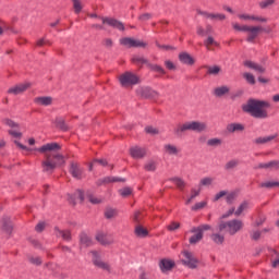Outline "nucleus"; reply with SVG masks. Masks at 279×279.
<instances>
[{
	"mask_svg": "<svg viewBox=\"0 0 279 279\" xmlns=\"http://www.w3.org/2000/svg\"><path fill=\"white\" fill-rule=\"evenodd\" d=\"M135 234L140 239H145V236H147V234H149V231H147V229H145L143 226H137V227H135Z\"/></svg>",
	"mask_w": 279,
	"mask_h": 279,
	"instance_id": "473e14b6",
	"label": "nucleus"
},
{
	"mask_svg": "<svg viewBox=\"0 0 279 279\" xmlns=\"http://www.w3.org/2000/svg\"><path fill=\"white\" fill-rule=\"evenodd\" d=\"M117 215H119V211L114 208L109 207L105 210L106 219H114V217H117Z\"/></svg>",
	"mask_w": 279,
	"mask_h": 279,
	"instance_id": "e433bc0d",
	"label": "nucleus"
},
{
	"mask_svg": "<svg viewBox=\"0 0 279 279\" xmlns=\"http://www.w3.org/2000/svg\"><path fill=\"white\" fill-rule=\"evenodd\" d=\"M198 229L199 232H202L204 234V232L211 230L213 227H210V225H201L198 227H196Z\"/></svg>",
	"mask_w": 279,
	"mask_h": 279,
	"instance_id": "13d9d810",
	"label": "nucleus"
},
{
	"mask_svg": "<svg viewBox=\"0 0 279 279\" xmlns=\"http://www.w3.org/2000/svg\"><path fill=\"white\" fill-rule=\"evenodd\" d=\"M167 228L170 232H175V230H180V222L173 221Z\"/></svg>",
	"mask_w": 279,
	"mask_h": 279,
	"instance_id": "8fccbe9b",
	"label": "nucleus"
},
{
	"mask_svg": "<svg viewBox=\"0 0 279 279\" xmlns=\"http://www.w3.org/2000/svg\"><path fill=\"white\" fill-rule=\"evenodd\" d=\"M244 66H247V69H252L255 71V73L263 74L265 71H267L263 64L254 62V61H245Z\"/></svg>",
	"mask_w": 279,
	"mask_h": 279,
	"instance_id": "f3484780",
	"label": "nucleus"
},
{
	"mask_svg": "<svg viewBox=\"0 0 279 279\" xmlns=\"http://www.w3.org/2000/svg\"><path fill=\"white\" fill-rule=\"evenodd\" d=\"M215 179L207 177L203 178L199 182V186H211Z\"/></svg>",
	"mask_w": 279,
	"mask_h": 279,
	"instance_id": "79ce46f5",
	"label": "nucleus"
},
{
	"mask_svg": "<svg viewBox=\"0 0 279 279\" xmlns=\"http://www.w3.org/2000/svg\"><path fill=\"white\" fill-rule=\"evenodd\" d=\"M191 232L193 234L190 238L191 245H195V244L199 243V241H202L204 239V233L202 231H199L196 227L192 228Z\"/></svg>",
	"mask_w": 279,
	"mask_h": 279,
	"instance_id": "dca6fc26",
	"label": "nucleus"
},
{
	"mask_svg": "<svg viewBox=\"0 0 279 279\" xmlns=\"http://www.w3.org/2000/svg\"><path fill=\"white\" fill-rule=\"evenodd\" d=\"M61 147L58 143H48L37 148V151L45 154V159L41 161L44 173H53L60 165H64V156L59 154Z\"/></svg>",
	"mask_w": 279,
	"mask_h": 279,
	"instance_id": "f257e3e1",
	"label": "nucleus"
},
{
	"mask_svg": "<svg viewBox=\"0 0 279 279\" xmlns=\"http://www.w3.org/2000/svg\"><path fill=\"white\" fill-rule=\"evenodd\" d=\"M102 25H108L113 29H118L119 32H124L125 26L122 24L121 21L112 19V17H100Z\"/></svg>",
	"mask_w": 279,
	"mask_h": 279,
	"instance_id": "0eeeda50",
	"label": "nucleus"
},
{
	"mask_svg": "<svg viewBox=\"0 0 279 279\" xmlns=\"http://www.w3.org/2000/svg\"><path fill=\"white\" fill-rule=\"evenodd\" d=\"M228 195V192L226 191H220L218 192L215 197H214V202H219V199H221V197H226Z\"/></svg>",
	"mask_w": 279,
	"mask_h": 279,
	"instance_id": "4d7b16f0",
	"label": "nucleus"
},
{
	"mask_svg": "<svg viewBox=\"0 0 279 279\" xmlns=\"http://www.w3.org/2000/svg\"><path fill=\"white\" fill-rule=\"evenodd\" d=\"M171 181L178 186V189H184V186H186V183L181 178H174L171 179Z\"/></svg>",
	"mask_w": 279,
	"mask_h": 279,
	"instance_id": "a18cd8bd",
	"label": "nucleus"
},
{
	"mask_svg": "<svg viewBox=\"0 0 279 279\" xmlns=\"http://www.w3.org/2000/svg\"><path fill=\"white\" fill-rule=\"evenodd\" d=\"M243 77L246 80L247 84H251L252 86L256 84V77H254V74L246 72L243 74Z\"/></svg>",
	"mask_w": 279,
	"mask_h": 279,
	"instance_id": "58836bf2",
	"label": "nucleus"
},
{
	"mask_svg": "<svg viewBox=\"0 0 279 279\" xmlns=\"http://www.w3.org/2000/svg\"><path fill=\"white\" fill-rule=\"evenodd\" d=\"M56 234H57V236H61V239L63 241H69L71 239V231H69V230L62 231V230L56 228Z\"/></svg>",
	"mask_w": 279,
	"mask_h": 279,
	"instance_id": "72a5a7b5",
	"label": "nucleus"
},
{
	"mask_svg": "<svg viewBox=\"0 0 279 279\" xmlns=\"http://www.w3.org/2000/svg\"><path fill=\"white\" fill-rule=\"evenodd\" d=\"M239 167V159H231L225 165L226 171H232Z\"/></svg>",
	"mask_w": 279,
	"mask_h": 279,
	"instance_id": "c9c22d12",
	"label": "nucleus"
},
{
	"mask_svg": "<svg viewBox=\"0 0 279 279\" xmlns=\"http://www.w3.org/2000/svg\"><path fill=\"white\" fill-rule=\"evenodd\" d=\"M210 21H226V15L221 13H211L209 15Z\"/></svg>",
	"mask_w": 279,
	"mask_h": 279,
	"instance_id": "37998d69",
	"label": "nucleus"
},
{
	"mask_svg": "<svg viewBox=\"0 0 279 279\" xmlns=\"http://www.w3.org/2000/svg\"><path fill=\"white\" fill-rule=\"evenodd\" d=\"M247 32V43H254V40H256V38H258V34H260V32H263V27L262 26H246V31Z\"/></svg>",
	"mask_w": 279,
	"mask_h": 279,
	"instance_id": "ddd939ff",
	"label": "nucleus"
},
{
	"mask_svg": "<svg viewBox=\"0 0 279 279\" xmlns=\"http://www.w3.org/2000/svg\"><path fill=\"white\" fill-rule=\"evenodd\" d=\"M151 70L156 71L157 73H160L161 75H165L167 73L165 69H162V66L160 65H151Z\"/></svg>",
	"mask_w": 279,
	"mask_h": 279,
	"instance_id": "680f3d73",
	"label": "nucleus"
},
{
	"mask_svg": "<svg viewBox=\"0 0 279 279\" xmlns=\"http://www.w3.org/2000/svg\"><path fill=\"white\" fill-rule=\"evenodd\" d=\"M278 138V134L260 136L254 140L255 145H267L271 143V141H276Z\"/></svg>",
	"mask_w": 279,
	"mask_h": 279,
	"instance_id": "a211bd4d",
	"label": "nucleus"
},
{
	"mask_svg": "<svg viewBox=\"0 0 279 279\" xmlns=\"http://www.w3.org/2000/svg\"><path fill=\"white\" fill-rule=\"evenodd\" d=\"M269 5H274V0H264L259 2V8L265 10V8H269Z\"/></svg>",
	"mask_w": 279,
	"mask_h": 279,
	"instance_id": "6e6d98bb",
	"label": "nucleus"
},
{
	"mask_svg": "<svg viewBox=\"0 0 279 279\" xmlns=\"http://www.w3.org/2000/svg\"><path fill=\"white\" fill-rule=\"evenodd\" d=\"M243 222L240 219H232L229 220L227 222H221L219 225V230L220 232H222V230H226V232H228V234H230L231 236H234V234H236V232H241V230H243Z\"/></svg>",
	"mask_w": 279,
	"mask_h": 279,
	"instance_id": "20e7f679",
	"label": "nucleus"
},
{
	"mask_svg": "<svg viewBox=\"0 0 279 279\" xmlns=\"http://www.w3.org/2000/svg\"><path fill=\"white\" fill-rule=\"evenodd\" d=\"M149 19H151V14L149 13H144L140 15V21H149Z\"/></svg>",
	"mask_w": 279,
	"mask_h": 279,
	"instance_id": "774afa93",
	"label": "nucleus"
},
{
	"mask_svg": "<svg viewBox=\"0 0 279 279\" xmlns=\"http://www.w3.org/2000/svg\"><path fill=\"white\" fill-rule=\"evenodd\" d=\"M29 263L33 265H43V259L40 257H29Z\"/></svg>",
	"mask_w": 279,
	"mask_h": 279,
	"instance_id": "e2e57ef3",
	"label": "nucleus"
},
{
	"mask_svg": "<svg viewBox=\"0 0 279 279\" xmlns=\"http://www.w3.org/2000/svg\"><path fill=\"white\" fill-rule=\"evenodd\" d=\"M145 132L147 134H151L153 136H156V134H159L158 129L154 128V126H146L145 128Z\"/></svg>",
	"mask_w": 279,
	"mask_h": 279,
	"instance_id": "603ef678",
	"label": "nucleus"
},
{
	"mask_svg": "<svg viewBox=\"0 0 279 279\" xmlns=\"http://www.w3.org/2000/svg\"><path fill=\"white\" fill-rule=\"evenodd\" d=\"M179 60L182 64H187V66H193V64H195V59L187 52H181L179 54Z\"/></svg>",
	"mask_w": 279,
	"mask_h": 279,
	"instance_id": "412c9836",
	"label": "nucleus"
},
{
	"mask_svg": "<svg viewBox=\"0 0 279 279\" xmlns=\"http://www.w3.org/2000/svg\"><path fill=\"white\" fill-rule=\"evenodd\" d=\"M207 204H208L207 202L196 203V204L192 207V210H202V208H206Z\"/></svg>",
	"mask_w": 279,
	"mask_h": 279,
	"instance_id": "864d4df0",
	"label": "nucleus"
},
{
	"mask_svg": "<svg viewBox=\"0 0 279 279\" xmlns=\"http://www.w3.org/2000/svg\"><path fill=\"white\" fill-rule=\"evenodd\" d=\"M183 265H186V267H190V269H195L198 265V260L197 258H195V256L193 255V253L185 251L183 252Z\"/></svg>",
	"mask_w": 279,
	"mask_h": 279,
	"instance_id": "6e6552de",
	"label": "nucleus"
},
{
	"mask_svg": "<svg viewBox=\"0 0 279 279\" xmlns=\"http://www.w3.org/2000/svg\"><path fill=\"white\" fill-rule=\"evenodd\" d=\"M207 73L209 75H219L221 73V66H219V65L208 66Z\"/></svg>",
	"mask_w": 279,
	"mask_h": 279,
	"instance_id": "4c0bfd02",
	"label": "nucleus"
},
{
	"mask_svg": "<svg viewBox=\"0 0 279 279\" xmlns=\"http://www.w3.org/2000/svg\"><path fill=\"white\" fill-rule=\"evenodd\" d=\"M251 239H253V241H258V239H260V231L258 230H253L251 232Z\"/></svg>",
	"mask_w": 279,
	"mask_h": 279,
	"instance_id": "052dcab7",
	"label": "nucleus"
},
{
	"mask_svg": "<svg viewBox=\"0 0 279 279\" xmlns=\"http://www.w3.org/2000/svg\"><path fill=\"white\" fill-rule=\"evenodd\" d=\"M163 149L166 151V154H168L169 156H178V154H180L181 149L178 148V146L173 145V144H166L163 146Z\"/></svg>",
	"mask_w": 279,
	"mask_h": 279,
	"instance_id": "b1692460",
	"label": "nucleus"
},
{
	"mask_svg": "<svg viewBox=\"0 0 279 279\" xmlns=\"http://www.w3.org/2000/svg\"><path fill=\"white\" fill-rule=\"evenodd\" d=\"M5 125H8L9 128H19V124H16L14 121L12 120H4Z\"/></svg>",
	"mask_w": 279,
	"mask_h": 279,
	"instance_id": "338daca9",
	"label": "nucleus"
},
{
	"mask_svg": "<svg viewBox=\"0 0 279 279\" xmlns=\"http://www.w3.org/2000/svg\"><path fill=\"white\" fill-rule=\"evenodd\" d=\"M144 169H145V171L154 172V171H156V169H158V162H156V160H154V159H149L144 165Z\"/></svg>",
	"mask_w": 279,
	"mask_h": 279,
	"instance_id": "c756f323",
	"label": "nucleus"
},
{
	"mask_svg": "<svg viewBox=\"0 0 279 279\" xmlns=\"http://www.w3.org/2000/svg\"><path fill=\"white\" fill-rule=\"evenodd\" d=\"M89 255L92 256L93 263L96 267L104 269V271H110V264L101 260L97 251H92Z\"/></svg>",
	"mask_w": 279,
	"mask_h": 279,
	"instance_id": "423d86ee",
	"label": "nucleus"
},
{
	"mask_svg": "<svg viewBox=\"0 0 279 279\" xmlns=\"http://www.w3.org/2000/svg\"><path fill=\"white\" fill-rule=\"evenodd\" d=\"M223 141L219 137L209 138L206 142L207 147H221Z\"/></svg>",
	"mask_w": 279,
	"mask_h": 279,
	"instance_id": "2f4dec72",
	"label": "nucleus"
},
{
	"mask_svg": "<svg viewBox=\"0 0 279 279\" xmlns=\"http://www.w3.org/2000/svg\"><path fill=\"white\" fill-rule=\"evenodd\" d=\"M271 108V104L267 100H260L256 98H250L244 105H242L243 112L250 114L254 119H268L269 112L267 109Z\"/></svg>",
	"mask_w": 279,
	"mask_h": 279,
	"instance_id": "f03ea898",
	"label": "nucleus"
},
{
	"mask_svg": "<svg viewBox=\"0 0 279 279\" xmlns=\"http://www.w3.org/2000/svg\"><path fill=\"white\" fill-rule=\"evenodd\" d=\"M87 198L90 202V204H101V198H98L93 194L87 195Z\"/></svg>",
	"mask_w": 279,
	"mask_h": 279,
	"instance_id": "5fc2aeb1",
	"label": "nucleus"
},
{
	"mask_svg": "<svg viewBox=\"0 0 279 279\" xmlns=\"http://www.w3.org/2000/svg\"><path fill=\"white\" fill-rule=\"evenodd\" d=\"M274 186H279V182L266 181V182L260 183L262 189H274Z\"/></svg>",
	"mask_w": 279,
	"mask_h": 279,
	"instance_id": "ea45409f",
	"label": "nucleus"
},
{
	"mask_svg": "<svg viewBox=\"0 0 279 279\" xmlns=\"http://www.w3.org/2000/svg\"><path fill=\"white\" fill-rule=\"evenodd\" d=\"M120 44H122L124 47H142V48L147 47V44H145V41L130 38V37L121 38Z\"/></svg>",
	"mask_w": 279,
	"mask_h": 279,
	"instance_id": "9b49d317",
	"label": "nucleus"
},
{
	"mask_svg": "<svg viewBox=\"0 0 279 279\" xmlns=\"http://www.w3.org/2000/svg\"><path fill=\"white\" fill-rule=\"evenodd\" d=\"M136 93L140 97H144V99H156V97H158V92L149 87H138Z\"/></svg>",
	"mask_w": 279,
	"mask_h": 279,
	"instance_id": "1a4fd4ad",
	"label": "nucleus"
},
{
	"mask_svg": "<svg viewBox=\"0 0 279 279\" xmlns=\"http://www.w3.org/2000/svg\"><path fill=\"white\" fill-rule=\"evenodd\" d=\"M239 19H241L242 21H257L259 23H267V19L250 14H240Z\"/></svg>",
	"mask_w": 279,
	"mask_h": 279,
	"instance_id": "393cba45",
	"label": "nucleus"
},
{
	"mask_svg": "<svg viewBox=\"0 0 279 279\" xmlns=\"http://www.w3.org/2000/svg\"><path fill=\"white\" fill-rule=\"evenodd\" d=\"M119 193L122 197H130V195H132V190L130 187H123L119 190Z\"/></svg>",
	"mask_w": 279,
	"mask_h": 279,
	"instance_id": "de8ad7c7",
	"label": "nucleus"
},
{
	"mask_svg": "<svg viewBox=\"0 0 279 279\" xmlns=\"http://www.w3.org/2000/svg\"><path fill=\"white\" fill-rule=\"evenodd\" d=\"M130 154L132 158H135L136 160L143 158L144 156H147V150L140 146H133L130 148Z\"/></svg>",
	"mask_w": 279,
	"mask_h": 279,
	"instance_id": "2eb2a0df",
	"label": "nucleus"
},
{
	"mask_svg": "<svg viewBox=\"0 0 279 279\" xmlns=\"http://www.w3.org/2000/svg\"><path fill=\"white\" fill-rule=\"evenodd\" d=\"M228 93H230V87L226 85L216 87L214 89L215 97H223V95H228Z\"/></svg>",
	"mask_w": 279,
	"mask_h": 279,
	"instance_id": "a878e982",
	"label": "nucleus"
},
{
	"mask_svg": "<svg viewBox=\"0 0 279 279\" xmlns=\"http://www.w3.org/2000/svg\"><path fill=\"white\" fill-rule=\"evenodd\" d=\"M29 86H32L29 83L19 84L9 88L8 93L9 95H23V93H25Z\"/></svg>",
	"mask_w": 279,
	"mask_h": 279,
	"instance_id": "4468645a",
	"label": "nucleus"
},
{
	"mask_svg": "<svg viewBox=\"0 0 279 279\" xmlns=\"http://www.w3.org/2000/svg\"><path fill=\"white\" fill-rule=\"evenodd\" d=\"M245 130V125L241 123H230L227 125V132L230 134H234V132H243Z\"/></svg>",
	"mask_w": 279,
	"mask_h": 279,
	"instance_id": "5701e85b",
	"label": "nucleus"
},
{
	"mask_svg": "<svg viewBox=\"0 0 279 279\" xmlns=\"http://www.w3.org/2000/svg\"><path fill=\"white\" fill-rule=\"evenodd\" d=\"M205 45L207 49H210V45H214L215 47H219V43H217L213 37H208L207 40L205 41Z\"/></svg>",
	"mask_w": 279,
	"mask_h": 279,
	"instance_id": "09e8293b",
	"label": "nucleus"
},
{
	"mask_svg": "<svg viewBox=\"0 0 279 279\" xmlns=\"http://www.w3.org/2000/svg\"><path fill=\"white\" fill-rule=\"evenodd\" d=\"M70 204H77V202H84V192L76 191L73 196H70Z\"/></svg>",
	"mask_w": 279,
	"mask_h": 279,
	"instance_id": "cd10ccee",
	"label": "nucleus"
},
{
	"mask_svg": "<svg viewBox=\"0 0 279 279\" xmlns=\"http://www.w3.org/2000/svg\"><path fill=\"white\" fill-rule=\"evenodd\" d=\"M159 267L162 274H167V271H171L172 267H175V263L170 259H161L159 263Z\"/></svg>",
	"mask_w": 279,
	"mask_h": 279,
	"instance_id": "4be33fe9",
	"label": "nucleus"
},
{
	"mask_svg": "<svg viewBox=\"0 0 279 279\" xmlns=\"http://www.w3.org/2000/svg\"><path fill=\"white\" fill-rule=\"evenodd\" d=\"M111 182H125V179L119 177H107L98 181V184H110Z\"/></svg>",
	"mask_w": 279,
	"mask_h": 279,
	"instance_id": "c85d7f7f",
	"label": "nucleus"
},
{
	"mask_svg": "<svg viewBox=\"0 0 279 279\" xmlns=\"http://www.w3.org/2000/svg\"><path fill=\"white\" fill-rule=\"evenodd\" d=\"M34 104H36V106H51L53 98L51 96H39L34 98Z\"/></svg>",
	"mask_w": 279,
	"mask_h": 279,
	"instance_id": "6ab92c4d",
	"label": "nucleus"
},
{
	"mask_svg": "<svg viewBox=\"0 0 279 279\" xmlns=\"http://www.w3.org/2000/svg\"><path fill=\"white\" fill-rule=\"evenodd\" d=\"M119 82L121 86H124L125 88L128 86H134L141 82L138 76L132 72H125L119 76Z\"/></svg>",
	"mask_w": 279,
	"mask_h": 279,
	"instance_id": "39448f33",
	"label": "nucleus"
},
{
	"mask_svg": "<svg viewBox=\"0 0 279 279\" xmlns=\"http://www.w3.org/2000/svg\"><path fill=\"white\" fill-rule=\"evenodd\" d=\"M210 239L214 243H216V245H223V242L226 241V238L221 233H213Z\"/></svg>",
	"mask_w": 279,
	"mask_h": 279,
	"instance_id": "7c9ffc66",
	"label": "nucleus"
},
{
	"mask_svg": "<svg viewBox=\"0 0 279 279\" xmlns=\"http://www.w3.org/2000/svg\"><path fill=\"white\" fill-rule=\"evenodd\" d=\"M256 169H270L276 170L279 169V161H270L267 163H259Z\"/></svg>",
	"mask_w": 279,
	"mask_h": 279,
	"instance_id": "bb28decb",
	"label": "nucleus"
},
{
	"mask_svg": "<svg viewBox=\"0 0 279 279\" xmlns=\"http://www.w3.org/2000/svg\"><path fill=\"white\" fill-rule=\"evenodd\" d=\"M9 134H10L11 136H13L14 138H21V136H23L22 133H20L19 130H10V131H9Z\"/></svg>",
	"mask_w": 279,
	"mask_h": 279,
	"instance_id": "0e129e2a",
	"label": "nucleus"
},
{
	"mask_svg": "<svg viewBox=\"0 0 279 279\" xmlns=\"http://www.w3.org/2000/svg\"><path fill=\"white\" fill-rule=\"evenodd\" d=\"M250 210V202L244 201L236 209H229L228 214L223 217H230V215H235V217H241L245 211Z\"/></svg>",
	"mask_w": 279,
	"mask_h": 279,
	"instance_id": "9d476101",
	"label": "nucleus"
},
{
	"mask_svg": "<svg viewBox=\"0 0 279 279\" xmlns=\"http://www.w3.org/2000/svg\"><path fill=\"white\" fill-rule=\"evenodd\" d=\"M75 14H80L83 10L82 2L80 0H72Z\"/></svg>",
	"mask_w": 279,
	"mask_h": 279,
	"instance_id": "a19ab883",
	"label": "nucleus"
},
{
	"mask_svg": "<svg viewBox=\"0 0 279 279\" xmlns=\"http://www.w3.org/2000/svg\"><path fill=\"white\" fill-rule=\"evenodd\" d=\"M56 124H57V128H59L60 130H68L66 123L64 122V119H62V118H58L56 120Z\"/></svg>",
	"mask_w": 279,
	"mask_h": 279,
	"instance_id": "49530a36",
	"label": "nucleus"
},
{
	"mask_svg": "<svg viewBox=\"0 0 279 279\" xmlns=\"http://www.w3.org/2000/svg\"><path fill=\"white\" fill-rule=\"evenodd\" d=\"M208 130V124L199 121H191L185 122L184 124H180L174 129V134L177 136H182L183 132H206Z\"/></svg>",
	"mask_w": 279,
	"mask_h": 279,
	"instance_id": "7ed1b4c3",
	"label": "nucleus"
},
{
	"mask_svg": "<svg viewBox=\"0 0 279 279\" xmlns=\"http://www.w3.org/2000/svg\"><path fill=\"white\" fill-rule=\"evenodd\" d=\"M96 241H98L100 245H112V243H114V236H112V234L99 231L96 234Z\"/></svg>",
	"mask_w": 279,
	"mask_h": 279,
	"instance_id": "f8f14e48",
	"label": "nucleus"
},
{
	"mask_svg": "<svg viewBox=\"0 0 279 279\" xmlns=\"http://www.w3.org/2000/svg\"><path fill=\"white\" fill-rule=\"evenodd\" d=\"M81 245H83V247H90L93 240L86 233H83L81 234Z\"/></svg>",
	"mask_w": 279,
	"mask_h": 279,
	"instance_id": "f704fd0d",
	"label": "nucleus"
},
{
	"mask_svg": "<svg viewBox=\"0 0 279 279\" xmlns=\"http://www.w3.org/2000/svg\"><path fill=\"white\" fill-rule=\"evenodd\" d=\"M132 62L134 64H147V59L141 57V56H135L132 58Z\"/></svg>",
	"mask_w": 279,
	"mask_h": 279,
	"instance_id": "c03bdc74",
	"label": "nucleus"
},
{
	"mask_svg": "<svg viewBox=\"0 0 279 279\" xmlns=\"http://www.w3.org/2000/svg\"><path fill=\"white\" fill-rule=\"evenodd\" d=\"M38 47H45V45H48L50 46L51 45V41H49V39H45V38H41L39 40H37V44H36Z\"/></svg>",
	"mask_w": 279,
	"mask_h": 279,
	"instance_id": "bf43d9fd",
	"label": "nucleus"
},
{
	"mask_svg": "<svg viewBox=\"0 0 279 279\" xmlns=\"http://www.w3.org/2000/svg\"><path fill=\"white\" fill-rule=\"evenodd\" d=\"M92 165H100L101 167H106V165H108V161H106V159H95Z\"/></svg>",
	"mask_w": 279,
	"mask_h": 279,
	"instance_id": "69168bd1",
	"label": "nucleus"
},
{
	"mask_svg": "<svg viewBox=\"0 0 279 279\" xmlns=\"http://www.w3.org/2000/svg\"><path fill=\"white\" fill-rule=\"evenodd\" d=\"M232 27L233 29H235V32H246L247 29V25H239V23H232Z\"/></svg>",
	"mask_w": 279,
	"mask_h": 279,
	"instance_id": "3c124183",
	"label": "nucleus"
},
{
	"mask_svg": "<svg viewBox=\"0 0 279 279\" xmlns=\"http://www.w3.org/2000/svg\"><path fill=\"white\" fill-rule=\"evenodd\" d=\"M70 173H71L72 178H75L76 180H82L83 170L80 168L78 163H76V162L71 163Z\"/></svg>",
	"mask_w": 279,
	"mask_h": 279,
	"instance_id": "aec40b11",
	"label": "nucleus"
}]
</instances>
